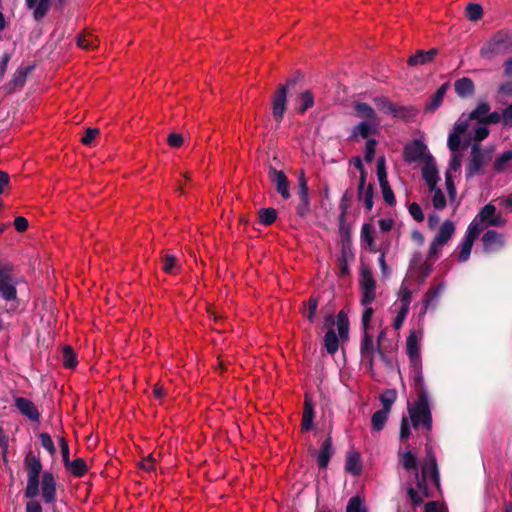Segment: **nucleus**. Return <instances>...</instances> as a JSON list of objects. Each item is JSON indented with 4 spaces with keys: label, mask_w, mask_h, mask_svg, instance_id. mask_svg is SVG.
I'll list each match as a JSON object with an SVG mask.
<instances>
[{
    "label": "nucleus",
    "mask_w": 512,
    "mask_h": 512,
    "mask_svg": "<svg viewBox=\"0 0 512 512\" xmlns=\"http://www.w3.org/2000/svg\"><path fill=\"white\" fill-rule=\"evenodd\" d=\"M336 326L339 336L334 329H329L324 336V346L329 354H335L339 348V342L348 340L349 321L347 315L340 311L336 317Z\"/></svg>",
    "instance_id": "nucleus-6"
},
{
    "label": "nucleus",
    "mask_w": 512,
    "mask_h": 512,
    "mask_svg": "<svg viewBox=\"0 0 512 512\" xmlns=\"http://www.w3.org/2000/svg\"><path fill=\"white\" fill-rule=\"evenodd\" d=\"M333 455L332 440L327 438L322 443L321 449L317 455V463L320 468H326L330 458Z\"/></svg>",
    "instance_id": "nucleus-29"
},
{
    "label": "nucleus",
    "mask_w": 512,
    "mask_h": 512,
    "mask_svg": "<svg viewBox=\"0 0 512 512\" xmlns=\"http://www.w3.org/2000/svg\"><path fill=\"white\" fill-rule=\"evenodd\" d=\"M486 225L476 216L468 226L466 237L476 240Z\"/></svg>",
    "instance_id": "nucleus-38"
},
{
    "label": "nucleus",
    "mask_w": 512,
    "mask_h": 512,
    "mask_svg": "<svg viewBox=\"0 0 512 512\" xmlns=\"http://www.w3.org/2000/svg\"><path fill=\"white\" fill-rule=\"evenodd\" d=\"M375 146H376V141L374 139H369L366 142L365 159L367 162H371L373 160L374 154H375Z\"/></svg>",
    "instance_id": "nucleus-61"
},
{
    "label": "nucleus",
    "mask_w": 512,
    "mask_h": 512,
    "mask_svg": "<svg viewBox=\"0 0 512 512\" xmlns=\"http://www.w3.org/2000/svg\"><path fill=\"white\" fill-rule=\"evenodd\" d=\"M466 16L470 21H477L483 15V9L481 5L476 3H469L465 9Z\"/></svg>",
    "instance_id": "nucleus-46"
},
{
    "label": "nucleus",
    "mask_w": 512,
    "mask_h": 512,
    "mask_svg": "<svg viewBox=\"0 0 512 512\" xmlns=\"http://www.w3.org/2000/svg\"><path fill=\"white\" fill-rule=\"evenodd\" d=\"M299 197L300 201L304 203V206L307 208L309 204L308 187L306 178L303 173L299 177Z\"/></svg>",
    "instance_id": "nucleus-48"
},
{
    "label": "nucleus",
    "mask_w": 512,
    "mask_h": 512,
    "mask_svg": "<svg viewBox=\"0 0 512 512\" xmlns=\"http://www.w3.org/2000/svg\"><path fill=\"white\" fill-rule=\"evenodd\" d=\"M366 172L362 171V175L359 179L358 185V199L363 202L364 207L367 211H371L373 208V187L371 184L366 186Z\"/></svg>",
    "instance_id": "nucleus-19"
},
{
    "label": "nucleus",
    "mask_w": 512,
    "mask_h": 512,
    "mask_svg": "<svg viewBox=\"0 0 512 512\" xmlns=\"http://www.w3.org/2000/svg\"><path fill=\"white\" fill-rule=\"evenodd\" d=\"M16 407L19 409V411L27 416L29 419L33 421H38L40 414L34 405L33 402L30 400L20 397L16 399Z\"/></svg>",
    "instance_id": "nucleus-26"
},
{
    "label": "nucleus",
    "mask_w": 512,
    "mask_h": 512,
    "mask_svg": "<svg viewBox=\"0 0 512 512\" xmlns=\"http://www.w3.org/2000/svg\"><path fill=\"white\" fill-rule=\"evenodd\" d=\"M446 511H447V508L444 504L436 502V501H431L425 505L424 512H446Z\"/></svg>",
    "instance_id": "nucleus-63"
},
{
    "label": "nucleus",
    "mask_w": 512,
    "mask_h": 512,
    "mask_svg": "<svg viewBox=\"0 0 512 512\" xmlns=\"http://www.w3.org/2000/svg\"><path fill=\"white\" fill-rule=\"evenodd\" d=\"M422 340V333L411 331L406 340V351L410 360L411 373L414 378L416 386L422 385V361L420 354V342Z\"/></svg>",
    "instance_id": "nucleus-4"
},
{
    "label": "nucleus",
    "mask_w": 512,
    "mask_h": 512,
    "mask_svg": "<svg viewBox=\"0 0 512 512\" xmlns=\"http://www.w3.org/2000/svg\"><path fill=\"white\" fill-rule=\"evenodd\" d=\"M177 268V260L173 255L166 254L163 259V270L166 273L173 274Z\"/></svg>",
    "instance_id": "nucleus-53"
},
{
    "label": "nucleus",
    "mask_w": 512,
    "mask_h": 512,
    "mask_svg": "<svg viewBox=\"0 0 512 512\" xmlns=\"http://www.w3.org/2000/svg\"><path fill=\"white\" fill-rule=\"evenodd\" d=\"M416 478L418 489L426 497H429L430 493L428 492V485L431 484L434 487L439 486V475L435 459H431L429 462H427L422 468L421 476L416 474Z\"/></svg>",
    "instance_id": "nucleus-8"
},
{
    "label": "nucleus",
    "mask_w": 512,
    "mask_h": 512,
    "mask_svg": "<svg viewBox=\"0 0 512 512\" xmlns=\"http://www.w3.org/2000/svg\"><path fill=\"white\" fill-rule=\"evenodd\" d=\"M374 103L378 110L385 114H390L394 117H405V108L396 106L386 97L374 98Z\"/></svg>",
    "instance_id": "nucleus-22"
},
{
    "label": "nucleus",
    "mask_w": 512,
    "mask_h": 512,
    "mask_svg": "<svg viewBox=\"0 0 512 512\" xmlns=\"http://www.w3.org/2000/svg\"><path fill=\"white\" fill-rule=\"evenodd\" d=\"M398 300H399V307L410 309V304H411V300H412V292L409 289V287L405 285V283L402 284V286L399 290Z\"/></svg>",
    "instance_id": "nucleus-42"
},
{
    "label": "nucleus",
    "mask_w": 512,
    "mask_h": 512,
    "mask_svg": "<svg viewBox=\"0 0 512 512\" xmlns=\"http://www.w3.org/2000/svg\"><path fill=\"white\" fill-rule=\"evenodd\" d=\"M396 398H397L396 390L388 389V390L384 391L380 396V400L383 405V409L390 412V409H391L393 403L395 402Z\"/></svg>",
    "instance_id": "nucleus-44"
},
{
    "label": "nucleus",
    "mask_w": 512,
    "mask_h": 512,
    "mask_svg": "<svg viewBox=\"0 0 512 512\" xmlns=\"http://www.w3.org/2000/svg\"><path fill=\"white\" fill-rule=\"evenodd\" d=\"M490 106L486 102H480L469 115H461L453 127V131L463 135L464 146L471 144L474 139H469V132L475 122L486 121Z\"/></svg>",
    "instance_id": "nucleus-3"
},
{
    "label": "nucleus",
    "mask_w": 512,
    "mask_h": 512,
    "mask_svg": "<svg viewBox=\"0 0 512 512\" xmlns=\"http://www.w3.org/2000/svg\"><path fill=\"white\" fill-rule=\"evenodd\" d=\"M377 177H378L379 184H383V182L388 181L384 157H380L377 161Z\"/></svg>",
    "instance_id": "nucleus-57"
},
{
    "label": "nucleus",
    "mask_w": 512,
    "mask_h": 512,
    "mask_svg": "<svg viewBox=\"0 0 512 512\" xmlns=\"http://www.w3.org/2000/svg\"><path fill=\"white\" fill-rule=\"evenodd\" d=\"M408 313V308L398 307V309L396 310V317L393 321V326L396 330H399L402 327Z\"/></svg>",
    "instance_id": "nucleus-54"
},
{
    "label": "nucleus",
    "mask_w": 512,
    "mask_h": 512,
    "mask_svg": "<svg viewBox=\"0 0 512 512\" xmlns=\"http://www.w3.org/2000/svg\"><path fill=\"white\" fill-rule=\"evenodd\" d=\"M380 124V120H362L356 125L352 131L353 137L367 138L369 135L374 134Z\"/></svg>",
    "instance_id": "nucleus-23"
},
{
    "label": "nucleus",
    "mask_w": 512,
    "mask_h": 512,
    "mask_svg": "<svg viewBox=\"0 0 512 512\" xmlns=\"http://www.w3.org/2000/svg\"><path fill=\"white\" fill-rule=\"evenodd\" d=\"M346 512H367L360 497H352L347 505Z\"/></svg>",
    "instance_id": "nucleus-52"
},
{
    "label": "nucleus",
    "mask_w": 512,
    "mask_h": 512,
    "mask_svg": "<svg viewBox=\"0 0 512 512\" xmlns=\"http://www.w3.org/2000/svg\"><path fill=\"white\" fill-rule=\"evenodd\" d=\"M66 469L76 477H82L87 472V465L84 459L77 458L65 464Z\"/></svg>",
    "instance_id": "nucleus-34"
},
{
    "label": "nucleus",
    "mask_w": 512,
    "mask_h": 512,
    "mask_svg": "<svg viewBox=\"0 0 512 512\" xmlns=\"http://www.w3.org/2000/svg\"><path fill=\"white\" fill-rule=\"evenodd\" d=\"M512 51V33L500 31L488 40L481 48L480 54L485 59H492L497 55Z\"/></svg>",
    "instance_id": "nucleus-5"
},
{
    "label": "nucleus",
    "mask_w": 512,
    "mask_h": 512,
    "mask_svg": "<svg viewBox=\"0 0 512 512\" xmlns=\"http://www.w3.org/2000/svg\"><path fill=\"white\" fill-rule=\"evenodd\" d=\"M77 46L84 50H92L98 46V39L92 33H85L77 37Z\"/></svg>",
    "instance_id": "nucleus-35"
},
{
    "label": "nucleus",
    "mask_w": 512,
    "mask_h": 512,
    "mask_svg": "<svg viewBox=\"0 0 512 512\" xmlns=\"http://www.w3.org/2000/svg\"><path fill=\"white\" fill-rule=\"evenodd\" d=\"M409 417H403L401 422L400 440H408L411 435L410 425L414 429H423L428 433L432 428V416L428 403V396L424 390H420L417 400L408 404Z\"/></svg>",
    "instance_id": "nucleus-1"
},
{
    "label": "nucleus",
    "mask_w": 512,
    "mask_h": 512,
    "mask_svg": "<svg viewBox=\"0 0 512 512\" xmlns=\"http://www.w3.org/2000/svg\"><path fill=\"white\" fill-rule=\"evenodd\" d=\"M364 307V312L362 315V327L363 330H368L370 327V322L374 313L372 305H362Z\"/></svg>",
    "instance_id": "nucleus-58"
},
{
    "label": "nucleus",
    "mask_w": 512,
    "mask_h": 512,
    "mask_svg": "<svg viewBox=\"0 0 512 512\" xmlns=\"http://www.w3.org/2000/svg\"><path fill=\"white\" fill-rule=\"evenodd\" d=\"M428 190L433 207L437 210L444 209L446 206V198L438 185L428 187Z\"/></svg>",
    "instance_id": "nucleus-32"
},
{
    "label": "nucleus",
    "mask_w": 512,
    "mask_h": 512,
    "mask_svg": "<svg viewBox=\"0 0 512 512\" xmlns=\"http://www.w3.org/2000/svg\"><path fill=\"white\" fill-rule=\"evenodd\" d=\"M474 240L464 237L463 242L459 246V254H458V260L460 262H465L468 260L472 247H473Z\"/></svg>",
    "instance_id": "nucleus-40"
},
{
    "label": "nucleus",
    "mask_w": 512,
    "mask_h": 512,
    "mask_svg": "<svg viewBox=\"0 0 512 512\" xmlns=\"http://www.w3.org/2000/svg\"><path fill=\"white\" fill-rule=\"evenodd\" d=\"M354 111L356 116L363 120H379L374 109L366 103L355 102Z\"/></svg>",
    "instance_id": "nucleus-31"
},
{
    "label": "nucleus",
    "mask_w": 512,
    "mask_h": 512,
    "mask_svg": "<svg viewBox=\"0 0 512 512\" xmlns=\"http://www.w3.org/2000/svg\"><path fill=\"white\" fill-rule=\"evenodd\" d=\"M98 133H99L98 129H96V128H88L86 130V132H85V135L82 137L81 142L84 145H91V143L96 138Z\"/></svg>",
    "instance_id": "nucleus-62"
},
{
    "label": "nucleus",
    "mask_w": 512,
    "mask_h": 512,
    "mask_svg": "<svg viewBox=\"0 0 512 512\" xmlns=\"http://www.w3.org/2000/svg\"><path fill=\"white\" fill-rule=\"evenodd\" d=\"M447 89H448V84H443L435 93L434 95L432 96V99H431V102L430 104L428 105V108L430 110H435L437 109L443 102V99L445 97V94L447 92Z\"/></svg>",
    "instance_id": "nucleus-41"
},
{
    "label": "nucleus",
    "mask_w": 512,
    "mask_h": 512,
    "mask_svg": "<svg viewBox=\"0 0 512 512\" xmlns=\"http://www.w3.org/2000/svg\"><path fill=\"white\" fill-rule=\"evenodd\" d=\"M287 104V88L285 85H281L277 91L275 92L272 100V108H273V117L275 121L281 122Z\"/></svg>",
    "instance_id": "nucleus-15"
},
{
    "label": "nucleus",
    "mask_w": 512,
    "mask_h": 512,
    "mask_svg": "<svg viewBox=\"0 0 512 512\" xmlns=\"http://www.w3.org/2000/svg\"><path fill=\"white\" fill-rule=\"evenodd\" d=\"M485 163V158L478 144H473L471 148V157L468 166V174L474 175L478 173Z\"/></svg>",
    "instance_id": "nucleus-25"
},
{
    "label": "nucleus",
    "mask_w": 512,
    "mask_h": 512,
    "mask_svg": "<svg viewBox=\"0 0 512 512\" xmlns=\"http://www.w3.org/2000/svg\"><path fill=\"white\" fill-rule=\"evenodd\" d=\"M409 213L417 222H421L424 220V214L422 212V209L420 205L415 202L409 205Z\"/></svg>",
    "instance_id": "nucleus-59"
},
{
    "label": "nucleus",
    "mask_w": 512,
    "mask_h": 512,
    "mask_svg": "<svg viewBox=\"0 0 512 512\" xmlns=\"http://www.w3.org/2000/svg\"><path fill=\"white\" fill-rule=\"evenodd\" d=\"M271 180L275 184L278 193L284 198L290 197L289 182L286 175L282 171L276 169L271 170Z\"/></svg>",
    "instance_id": "nucleus-24"
},
{
    "label": "nucleus",
    "mask_w": 512,
    "mask_h": 512,
    "mask_svg": "<svg viewBox=\"0 0 512 512\" xmlns=\"http://www.w3.org/2000/svg\"><path fill=\"white\" fill-rule=\"evenodd\" d=\"M25 5L32 12L36 21L43 20L52 7V0H25Z\"/></svg>",
    "instance_id": "nucleus-18"
},
{
    "label": "nucleus",
    "mask_w": 512,
    "mask_h": 512,
    "mask_svg": "<svg viewBox=\"0 0 512 512\" xmlns=\"http://www.w3.org/2000/svg\"><path fill=\"white\" fill-rule=\"evenodd\" d=\"M477 217L486 225V226H495L502 227L505 225L506 220L501 216V214L496 212V208L491 203L485 205Z\"/></svg>",
    "instance_id": "nucleus-16"
},
{
    "label": "nucleus",
    "mask_w": 512,
    "mask_h": 512,
    "mask_svg": "<svg viewBox=\"0 0 512 512\" xmlns=\"http://www.w3.org/2000/svg\"><path fill=\"white\" fill-rule=\"evenodd\" d=\"M361 239H362V242L368 246L370 251H375L372 231L368 224H365L362 227Z\"/></svg>",
    "instance_id": "nucleus-50"
},
{
    "label": "nucleus",
    "mask_w": 512,
    "mask_h": 512,
    "mask_svg": "<svg viewBox=\"0 0 512 512\" xmlns=\"http://www.w3.org/2000/svg\"><path fill=\"white\" fill-rule=\"evenodd\" d=\"M422 177L427 187H432L438 184L440 177L436 163L432 156L427 157V160L423 162Z\"/></svg>",
    "instance_id": "nucleus-20"
},
{
    "label": "nucleus",
    "mask_w": 512,
    "mask_h": 512,
    "mask_svg": "<svg viewBox=\"0 0 512 512\" xmlns=\"http://www.w3.org/2000/svg\"><path fill=\"white\" fill-rule=\"evenodd\" d=\"M16 281L3 267L0 270V297L5 301L16 300Z\"/></svg>",
    "instance_id": "nucleus-14"
},
{
    "label": "nucleus",
    "mask_w": 512,
    "mask_h": 512,
    "mask_svg": "<svg viewBox=\"0 0 512 512\" xmlns=\"http://www.w3.org/2000/svg\"><path fill=\"white\" fill-rule=\"evenodd\" d=\"M63 364L69 369L75 368L77 365L76 355L69 346H65L63 348Z\"/></svg>",
    "instance_id": "nucleus-47"
},
{
    "label": "nucleus",
    "mask_w": 512,
    "mask_h": 512,
    "mask_svg": "<svg viewBox=\"0 0 512 512\" xmlns=\"http://www.w3.org/2000/svg\"><path fill=\"white\" fill-rule=\"evenodd\" d=\"M388 414H389L388 411L382 409V410L376 411L372 415L371 422H372V427L375 431H381L384 428V426L387 422V419H388Z\"/></svg>",
    "instance_id": "nucleus-39"
},
{
    "label": "nucleus",
    "mask_w": 512,
    "mask_h": 512,
    "mask_svg": "<svg viewBox=\"0 0 512 512\" xmlns=\"http://www.w3.org/2000/svg\"><path fill=\"white\" fill-rule=\"evenodd\" d=\"M31 72L30 67H20L16 70L13 75V78L10 82V86L13 89L23 87L26 82L27 75Z\"/></svg>",
    "instance_id": "nucleus-37"
},
{
    "label": "nucleus",
    "mask_w": 512,
    "mask_h": 512,
    "mask_svg": "<svg viewBox=\"0 0 512 512\" xmlns=\"http://www.w3.org/2000/svg\"><path fill=\"white\" fill-rule=\"evenodd\" d=\"M437 53H438V50L436 48H432L429 51L419 50L414 55L409 57L408 64L410 66H416V65H420V64L429 63V62L433 61V59L435 58Z\"/></svg>",
    "instance_id": "nucleus-28"
},
{
    "label": "nucleus",
    "mask_w": 512,
    "mask_h": 512,
    "mask_svg": "<svg viewBox=\"0 0 512 512\" xmlns=\"http://www.w3.org/2000/svg\"><path fill=\"white\" fill-rule=\"evenodd\" d=\"M380 187H381L382 195H383L385 202L390 206L394 205L395 204V196H394V193H393L391 187L389 186L388 181L383 182V184H380Z\"/></svg>",
    "instance_id": "nucleus-55"
},
{
    "label": "nucleus",
    "mask_w": 512,
    "mask_h": 512,
    "mask_svg": "<svg viewBox=\"0 0 512 512\" xmlns=\"http://www.w3.org/2000/svg\"><path fill=\"white\" fill-rule=\"evenodd\" d=\"M401 464L407 470H415L416 469V457L411 451H407L401 454L400 458Z\"/></svg>",
    "instance_id": "nucleus-49"
},
{
    "label": "nucleus",
    "mask_w": 512,
    "mask_h": 512,
    "mask_svg": "<svg viewBox=\"0 0 512 512\" xmlns=\"http://www.w3.org/2000/svg\"><path fill=\"white\" fill-rule=\"evenodd\" d=\"M455 231V225L453 222L447 220L445 221L436 236L434 237L430 249H429V258L437 259L441 253L442 248L448 243V241L452 238Z\"/></svg>",
    "instance_id": "nucleus-9"
},
{
    "label": "nucleus",
    "mask_w": 512,
    "mask_h": 512,
    "mask_svg": "<svg viewBox=\"0 0 512 512\" xmlns=\"http://www.w3.org/2000/svg\"><path fill=\"white\" fill-rule=\"evenodd\" d=\"M318 308V302L316 299L311 298L308 302L307 308L304 310V316L310 321L314 322L315 314Z\"/></svg>",
    "instance_id": "nucleus-56"
},
{
    "label": "nucleus",
    "mask_w": 512,
    "mask_h": 512,
    "mask_svg": "<svg viewBox=\"0 0 512 512\" xmlns=\"http://www.w3.org/2000/svg\"><path fill=\"white\" fill-rule=\"evenodd\" d=\"M27 486L25 495L28 498H34L39 493V475L42 470V464L38 458L32 455L26 457Z\"/></svg>",
    "instance_id": "nucleus-7"
},
{
    "label": "nucleus",
    "mask_w": 512,
    "mask_h": 512,
    "mask_svg": "<svg viewBox=\"0 0 512 512\" xmlns=\"http://www.w3.org/2000/svg\"><path fill=\"white\" fill-rule=\"evenodd\" d=\"M454 88L456 94L461 98L470 97L475 92L473 81L469 77H462L455 81Z\"/></svg>",
    "instance_id": "nucleus-27"
},
{
    "label": "nucleus",
    "mask_w": 512,
    "mask_h": 512,
    "mask_svg": "<svg viewBox=\"0 0 512 512\" xmlns=\"http://www.w3.org/2000/svg\"><path fill=\"white\" fill-rule=\"evenodd\" d=\"M443 289H444V285L439 284V285L430 287V289L425 293L423 300H422V304H423V307L421 310L422 315H424L427 312L428 308L431 305H433V302L439 298Z\"/></svg>",
    "instance_id": "nucleus-30"
},
{
    "label": "nucleus",
    "mask_w": 512,
    "mask_h": 512,
    "mask_svg": "<svg viewBox=\"0 0 512 512\" xmlns=\"http://www.w3.org/2000/svg\"><path fill=\"white\" fill-rule=\"evenodd\" d=\"M359 285L362 292L361 304L372 305L376 298V282L368 268L361 270Z\"/></svg>",
    "instance_id": "nucleus-10"
},
{
    "label": "nucleus",
    "mask_w": 512,
    "mask_h": 512,
    "mask_svg": "<svg viewBox=\"0 0 512 512\" xmlns=\"http://www.w3.org/2000/svg\"><path fill=\"white\" fill-rule=\"evenodd\" d=\"M40 441H41V445L50 453V454H53L55 452V447H54V443H53V440L51 438V436L47 433H42L40 435Z\"/></svg>",
    "instance_id": "nucleus-60"
},
{
    "label": "nucleus",
    "mask_w": 512,
    "mask_h": 512,
    "mask_svg": "<svg viewBox=\"0 0 512 512\" xmlns=\"http://www.w3.org/2000/svg\"><path fill=\"white\" fill-rule=\"evenodd\" d=\"M427 147L419 140L408 143L404 148V159L408 163L425 162L431 156L426 152Z\"/></svg>",
    "instance_id": "nucleus-12"
},
{
    "label": "nucleus",
    "mask_w": 512,
    "mask_h": 512,
    "mask_svg": "<svg viewBox=\"0 0 512 512\" xmlns=\"http://www.w3.org/2000/svg\"><path fill=\"white\" fill-rule=\"evenodd\" d=\"M482 244L486 253L496 252L504 246V236L495 230H488L482 236Z\"/></svg>",
    "instance_id": "nucleus-17"
},
{
    "label": "nucleus",
    "mask_w": 512,
    "mask_h": 512,
    "mask_svg": "<svg viewBox=\"0 0 512 512\" xmlns=\"http://www.w3.org/2000/svg\"><path fill=\"white\" fill-rule=\"evenodd\" d=\"M314 411L313 405L308 397L305 398L304 411L302 416L301 427L302 430L308 431L313 426Z\"/></svg>",
    "instance_id": "nucleus-33"
},
{
    "label": "nucleus",
    "mask_w": 512,
    "mask_h": 512,
    "mask_svg": "<svg viewBox=\"0 0 512 512\" xmlns=\"http://www.w3.org/2000/svg\"><path fill=\"white\" fill-rule=\"evenodd\" d=\"M299 112L304 113L307 109L311 108L314 104L313 95L309 91H305L300 95Z\"/></svg>",
    "instance_id": "nucleus-51"
},
{
    "label": "nucleus",
    "mask_w": 512,
    "mask_h": 512,
    "mask_svg": "<svg viewBox=\"0 0 512 512\" xmlns=\"http://www.w3.org/2000/svg\"><path fill=\"white\" fill-rule=\"evenodd\" d=\"M363 339L361 343V358L362 362L370 369V371H373V362H374V355L375 353H379L382 355V352L379 350V346L377 347V350L374 349L373 344V337L368 333V330H363Z\"/></svg>",
    "instance_id": "nucleus-13"
},
{
    "label": "nucleus",
    "mask_w": 512,
    "mask_h": 512,
    "mask_svg": "<svg viewBox=\"0 0 512 512\" xmlns=\"http://www.w3.org/2000/svg\"><path fill=\"white\" fill-rule=\"evenodd\" d=\"M361 461L357 454L350 455L346 461V470L353 475H358L361 472Z\"/></svg>",
    "instance_id": "nucleus-45"
},
{
    "label": "nucleus",
    "mask_w": 512,
    "mask_h": 512,
    "mask_svg": "<svg viewBox=\"0 0 512 512\" xmlns=\"http://www.w3.org/2000/svg\"><path fill=\"white\" fill-rule=\"evenodd\" d=\"M183 143V137L180 134L172 133L168 136V144L171 147H180Z\"/></svg>",
    "instance_id": "nucleus-64"
},
{
    "label": "nucleus",
    "mask_w": 512,
    "mask_h": 512,
    "mask_svg": "<svg viewBox=\"0 0 512 512\" xmlns=\"http://www.w3.org/2000/svg\"><path fill=\"white\" fill-rule=\"evenodd\" d=\"M42 497L46 503H52L56 497V482L54 476L45 472L41 481Z\"/></svg>",
    "instance_id": "nucleus-21"
},
{
    "label": "nucleus",
    "mask_w": 512,
    "mask_h": 512,
    "mask_svg": "<svg viewBox=\"0 0 512 512\" xmlns=\"http://www.w3.org/2000/svg\"><path fill=\"white\" fill-rule=\"evenodd\" d=\"M277 218V212L273 208H262L259 210L260 222L265 225H271Z\"/></svg>",
    "instance_id": "nucleus-43"
},
{
    "label": "nucleus",
    "mask_w": 512,
    "mask_h": 512,
    "mask_svg": "<svg viewBox=\"0 0 512 512\" xmlns=\"http://www.w3.org/2000/svg\"><path fill=\"white\" fill-rule=\"evenodd\" d=\"M494 169L498 172L511 171L512 172V150L503 153L494 162Z\"/></svg>",
    "instance_id": "nucleus-36"
},
{
    "label": "nucleus",
    "mask_w": 512,
    "mask_h": 512,
    "mask_svg": "<svg viewBox=\"0 0 512 512\" xmlns=\"http://www.w3.org/2000/svg\"><path fill=\"white\" fill-rule=\"evenodd\" d=\"M461 141H463V135L452 131L449 134L447 145L451 151V158L449 166L445 173V185L451 201L456 197V188L454 184V176L461 167L462 154L460 152Z\"/></svg>",
    "instance_id": "nucleus-2"
},
{
    "label": "nucleus",
    "mask_w": 512,
    "mask_h": 512,
    "mask_svg": "<svg viewBox=\"0 0 512 512\" xmlns=\"http://www.w3.org/2000/svg\"><path fill=\"white\" fill-rule=\"evenodd\" d=\"M500 122H503V114L489 111L486 121H478L474 123L471 131L469 132V139H474V142L484 140L489 134L488 125Z\"/></svg>",
    "instance_id": "nucleus-11"
}]
</instances>
